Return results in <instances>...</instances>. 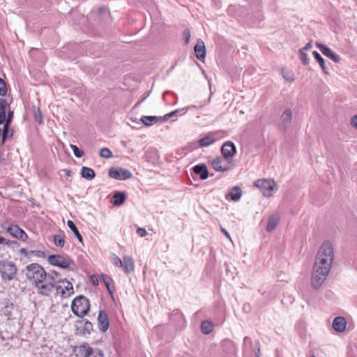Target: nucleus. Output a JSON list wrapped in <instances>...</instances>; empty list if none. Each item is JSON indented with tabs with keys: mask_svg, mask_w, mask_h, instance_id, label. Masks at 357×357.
<instances>
[{
	"mask_svg": "<svg viewBox=\"0 0 357 357\" xmlns=\"http://www.w3.org/2000/svg\"><path fill=\"white\" fill-rule=\"evenodd\" d=\"M140 121L142 123L146 126H150L153 124L157 123L158 122H164L165 121V118L163 116H142L140 119Z\"/></svg>",
	"mask_w": 357,
	"mask_h": 357,
	"instance_id": "obj_16",
	"label": "nucleus"
},
{
	"mask_svg": "<svg viewBox=\"0 0 357 357\" xmlns=\"http://www.w3.org/2000/svg\"><path fill=\"white\" fill-rule=\"evenodd\" d=\"M49 263L54 266L61 268H67L71 264V260L66 256L52 255L48 257Z\"/></svg>",
	"mask_w": 357,
	"mask_h": 357,
	"instance_id": "obj_9",
	"label": "nucleus"
},
{
	"mask_svg": "<svg viewBox=\"0 0 357 357\" xmlns=\"http://www.w3.org/2000/svg\"><path fill=\"white\" fill-rule=\"evenodd\" d=\"M17 273V268L15 264L10 261H0V275L3 280H11L14 279Z\"/></svg>",
	"mask_w": 357,
	"mask_h": 357,
	"instance_id": "obj_6",
	"label": "nucleus"
},
{
	"mask_svg": "<svg viewBox=\"0 0 357 357\" xmlns=\"http://www.w3.org/2000/svg\"><path fill=\"white\" fill-rule=\"evenodd\" d=\"M221 231L224 234V235L229 240L231 241V238L229 235V234L228 233V231L223 227H221Z\"/></svg>",
	"mask_w": 357,
	"mask_h": 357,
	"instance_id": "obj_46",
	"label": "nucleus"
},
{
	"mask_svg": "<svg viewBox=\"0 0 357 357\" xmlns=\"http://www.w3.org/2000/svg\"><path fill=\"white\" fill-rule=\"evenodd\" d=\"M67 225L73 231V234L76 236L78 241L79 242H82V237L79 234L78 229H77L76 226L75 225L74 222L72 220H69L67 221Z\"/></svg>",
	"mask_w": 357,
	"mask_h": 357,
	"instance_id": "obj_29",
	"label": "nucleus"
},
{
	"mask_svg": "<svg viewBox=\"0 0 357 357\" xmlns=\"http://www.w3.org/2000/svg\"><path fill=\"white\" fill-rule=\"evenodd\" d=\"M195 107H196L195 106H189V107H183L181 109H176L174 111H172V112L165 114L164 116V117L165 118V121H167L169 118H170L172 116H177V115H183V114H185L188 109H193Z\"/></svg>",
	"mask_w": 357,
	"mask_h": 357,
	"instance_id": "obj_23",
	"label": "nucleus"
},
{
	"mask_svg": "<svg viewBox=\"0 0 357 357\" xmlns=\"http://www.w3.org/2000/svg\"><path fill=\"white\" fill-rule=\"evenodd\" d=\"M254 184L266 197H272L278 190L277 184L272 179H258L255 181Z\"/></svg>",
	"mask_w": 357,
	"mask_h": 357,
	"instance_id": "obj_5",
	"label": "nucleus"
},
{
	"mask_svg": "<svg viewBox=\"0 0 357 357\" xmlns=\"http://www.w3.org/2000/svg\"><path fill=\"white\" fill-rule=\"evenodd\" d=\"M126 199V195L123 192H116L112 197V204L116 206L122 204Z\"/></svg>",
	"mask_w": 357,
	"mask_h": 357,
	"instance_id": "obj_27",
	"label": "nucleus"
},
{
	"mask_svg": "<svg viewBox=\"0 0 357 357\" xmlns=\"http://www.w3.org/2000/svg\"><path fill=\"white\" fill-rule=\"evenodd\" d=\"M317 47L324 55L330 58L334 62L338 63L340 61V56L325 45L317 43Z\"/></svg>",
	"mask_w": 357,
	"mask_h": 357,
	"instance_id": "obj_14",
	"label": "nucleus"
},
{
	"mask_svg": "<svg viewBox=\"0 0 357 357\" xmlns=\"http://www.w3.org/2000/svg\"><path fill=\"white\" fill-rule=\"evenodd\" d=\"M65 172H66V176H70V170H65Z\"/></svg>",
	"mask_w": 357,
	"mask_h": 357,
	"instance_id": "obj_50",
	"label": "nucleus"
},
{
	"mask_svg": "<svg viewBox=\"0 0 357 357\" xmlns=\"http://www.w3.org/2000/svg\"><path fill=\"white\" fill-rule=\"evenodd\" d=\"M102 280H103V282H104L105 286L107 287V289L111 293V290H110V282L112 280L111 278L109 277H108L107 275H102Z\"/></svg>",
	"mask_w": 357,
	"mask_h": 357,
	"instance_id": "obj_40",
	"label": "nucleus"
},
{
	"mask_svg": "<svg viewBox=\"0 0 357 357\" xmlns=\"http://www.w3.org/2000/svg\"><path fill=\"white\" fill-rule=\"evenodd\" d=\"M71 149L73 151V153L75 157L77 158H81L83 156L84 153L82 151H81L76 145L70 144V145Z\"/></svg>",
	"mask_w": 357,
	"mask_h": 357,
	"instance_id": "obj_36",
	"label": "nucleus"
},
{
	"mask_svg": "<svg viewBox=\"0 0 357 357\" xmlns=\"http://www.w3.org/2000/svg\"><path fill=\"white\" fill-rule=\"evenodd\" d=\"M229 195L232 200L236 202L238 201L242 196V191L238 187H234L229 192Z\"/></svg>",
	"mask_w": 357,
	"mask_h": 357,
	"instance_id": "obj_28",
	"label": "nucleus"
},
{
	"mask_svg": "<svg viewBox=\"0 0 357 357\" xmlns=\"http://www.w3.org/2000/svg\"><path fill=\"white\" fill-rule=\"evenodd\" d=\"M34 115H35L36 121L39 124H41L43 123V115H42L41 111L40 110L39 108H38L36 110H35Z\"/></svg>",
	"mask_w": 357,
	"mask_h": 357,
	"instance_id": "obj_39",
	"label": "nucleus"
},
{
	"mask_svg": "<svg viewBox=\"0 0 357 357\" xmlns=\"http://www.w3.org/2000/svg\"><path fill=\"white\" fill-rule=\"evenodd\" d=\"M329 273L326 272H321L312 268L311 273V285L314 289H319L324 282L326 280Z\"/></svg>",
	"mask_w": 357,
	"mask_h": 357,
	"instance_id": "obj_8",
	"label": "nucleus"
},
{
	"mask_svg": "<svg viewBox=\"0 0 357 357\" xmlns=\"http://www.w3.org/2000/svg\"><path fill=\"white\" fill-rule=\"evenodd\" d=\"M111 261L112 263L117 266V267H121L123 266V260L121 259L116 255L113 254L111 256Z\"/></svg>",
	"mask_w": 357,
	"mask_h": 357,
	"instance_id": "obj_34",
	"label": "nucleus"
},
{
	"mask_svg": "<svg viewBox=\"0 0 357 357\" xmlns=\"http://www.w3.org/2000/svg\"><path fill=\"white\" fill-rule=\"evenodd\" d=\"M208 102H209V100H207V102L205 103V105H206V104H208Z\"/></svg>",
	"mask_w": 357,
	"mask_h": 357,
	"instance_id": "obj_51",
	"label": "nucleus"
},
{
	"mask_svg": "<svg viewBox=\"0 0 357 357\" xmlns=\"http://www.w3.org/2000/svg\"><path fill=\"white\" fill-rule=\"evenodd\" d=\"M183 37H184L185 43L186 44L188 43L189 40L190 38V33L188 29L185 30V31L183 32Z\"/></svg>",
	"mask_w": 357,
	"mask_h": 357,
	"instance_id": "obj_42",
	"label": "nucleus"
},
{
	"mask_svg": "<svg viewBox=\"0 0 357 357\" xmlns=\"http://www.w3.org/2000/svg\"><path fill=\"white\" fill-rule=\"evenodd\" d=\"M0 244H8V242L4 238L0 236Z\"/></svg>",
	"mask_w": 357,
	"mask_h": 357,
	"instance_id": "obj_48",
	"label": "nucleus"
},
{
	"mask_svg": "<svg viewBox=\"0 0 357 357\" xmlns=\"http://www.w3.org/2000/svg\"><path fill=\"white\" fill-rule=\"evenodd\" d=\"M54 289L56 294L60 295L63 298H67L74 293L73 284L67 280L56 281Z\"/></svg>",
	"mask_w": 357,
	"mask_h": 357,
	"instance_id": "obj_7",
	"label": "nucleus"
},
{
	"mask_svg": "<svg viewBox=\"0 0 357 357\" xmlns=\"http://www.w3.org/2000/svg\"><path fill=\"white\" fill-rule=\"evenodd\" d=\"M54 242L56 246L63 248L65 244V240L61 235L56 234L54 236Z\"/></svg>",
	"mask_w": 357,
	"mask_h": 357,
	"instance_id": "obj_32",
	"label": "nucleus"
},
{
	"mask_svg": "<svg viewBox=\"0 0 357 357\" xmlns=\"http://www.w3.org/2000/svg\"><path fill=\"white\" fill-rule=\"evenodd\" d=\"M346 326L347 321L343 317H337L334 319L333 322V328L337 332H344L346 329Z\"/></svg>",
	"mask_w": 357,
	"mask_h": 357,
	"instance_id": "obj_19",
	"label": "nucleus"
},
{
	"mask_svg": "<svg viewBox=\"0 0 357 357\" xmlns=\"http://www.w3.org/2000/svg\"><path fill=\"white\" fill-rule=\"evenodd\" d=\"M312 47V44L311 42H309L306 44V45L302 49L303 51L304 50H308L310 49H311Z\"/></svg>",
	"mask_w": 357,
	"mask_h": 357,
	"instance_id": "obj_47",
	"label": "nucleus"
},
{
	"mask_svg": "<svg viewBox=\"0 0 357 357\" xmlns=\"http://www.w3.org/2000/svg\"><path fill=\"white\" fill-rule=\"evenodd\" d=\"M89 309V301L84 296H77L72 301L71 310L77 317H84Z\"/></svg>",
	"mask_w": 357,
	"mask_h": 357,
	"instance_id": "obj_3",
	"label": "nucleus"
},
{
	"mask_svg": "<svg viewBox=\"0 0 357 357\" xmlns=\"http://www.w3.org/2000/svg\"><path fill=\"white\" fill-rule=\"evenodd\" d=\"M195 52L198 59L202 60L206 56V47L202 40H198L195 46Z\"/></svg>",
	"mask_w": 357,
	"mask_h": 357,
	"instance_id": "obj_20",
	"label": "nucleus"
},
{
	"mask_svg": "<svg viewBox=\"0 0 357 357\" xmlns=\"http://www.w3.org/2000/svg\"><path fill=\"white\" fill-rule=\"evenodd\" d=\"M100 156L105 158H111L113 156L112 152L108 148H102L100 150Z\"/></svg>",
	"mask_w": 357,
	"mask_h": 357,
	"instance_id": "obj_33",
	"label": "nucleus"
},
{
	"mask_svg": "<svg viewBox=\"0 0 357 357\" xmlns=\"http://www.w3.org/2000/svg\"><path fill=\"white\" fill-rule=\"evenodd\" d=\"M126 273H131L135 271V263L132 257L128 255L123 256V266H121Z\"/></svg>",
	"mask_w": 357,
	"mask_h": 357,
	"instance_id": "obj_18",
	"label": "nucleus"
},
{
	"mask_svg": "<svg viewBox=\"0 0 357 357\" xmlns=\"http://www.w3.org/2000/svg\"><path fill=\"white\" fill-rule=\"evenodd\" d=\"M194 172L200 175V178L202 180L206 179L208 176L207 167L204 165H196L194 167Z\"/></svg>",
	"mask_w": 357,
	"mask_h": 357,
	"instance_id": "obj_22",
	"label": "nucleus"
},
{
	"mask_svg": "<svg viewBox=\"0 0 357 357\" xmlns=\"http://www.w3.org/2000/svg\"><path fill=\"white\" fill-rule=\"evenodd\" d=\"M6 101L4 99H0V111L6 112Z\"/></svg>",
	"mask_w": 357,
	"mask_h": 357,
	"instance_id": "obj_43",
	"label": "nucleus"
},
{
	"mask_svg": "<svg viewBox=\"0 0 357 357\" xmlns=\"http://www.w3.org/2000/svg\"><path fill=\"white\" fill-rule=\"evenodd\" d=\"M81 174L83 178L87 180H92L95 177L94 171L89 167H83L81 169Z\"/></svg>",
	"mask_w": 357,
	"mask_h": 357,
	"instance_id": "obj_26",
	"label": "nucleus"
},
{
	"mask_svg": "<svg viewBox=\"0 0 357 357\" xmlns=\"http://www.w3.org/2000/svg\"><path fill=\"white\" fill-rule=\"evenodd\" d=\"M109 174L110 177L117 180H126L132 176L129 170L122 167H112L109 171Z\"/></svg>",
	"mask_w": 357,
	"mask_h": 357,
	"instance_id": "obj_10",
	"label": "nucleus"
},
{
	"mask_svg": "<svg viewBox=\"0 0 357 357\" xmlns=\"http://www.w3.org/2000/svg\"><path fill=\"white\" fill-rule=\"evenodd\" d=\"M351 123L353 127H354L355 128H357V115L354 116L351 119Z\"/></svg>",
	"mask_w": 357,
	"mask_h": 357,
	"instance_id": "obj_45",
	"label": "nucleus"
},
{
	"mask_svg": "<svg viewBox=\"0 0 357 357\" xmlns=\"http://www.w3.org/2000/svg\"><path fill=\"white\" fill-rule=\"evenodd\" d=\"M283 77L285 80H287V81L289 80V77H288L287 75H285L283 73Z\"/></svg>",
	"mask_w": 357,
	"mask_h": 357,
	"instance_id": "obj_49",
	"label": "nucleus"
},
{
	"mask_svg": "<svg viewBox=\"0 0 357 357\" xmlns=\"http://www.w3.org/2000/svg\"><path fill=\"white\" fill-rule=\"evenodd\" d=\"M6 120V112L0 111V125L2 124Z\"/></svg>",
	"mask_w": 357,
	"mask_h": 357,
	"instance_id": "obj_44",
	"label": "nucleus"
},
{
	"mask_svg": "<svg viewBox=\"0 0 357 357\" xmlns=\"http://www.w3.org/2000/svg\"><path fill=\"white\" fill-rule=\"evenodd\" d=\"M12 117H13V112H10L8 114V116L6 123L4 125V130H3V139H5L6 136L7 135V132H8L7 129H8V124H9L10 121H11Z\"/></svg>",
	"mask_w": 357,
	"mask_h": 357,
	"instance_id": "obj_37",
	"label": "nucleus"
},
{
	"mask_svg": "<svg viewBox=\"0 0 357 357\" xmlns=\"http://www.w3.org/2000/svg\"><path fill=\"white\" fill-rule=\"evenodd\" d=\"M137 234L141 237H144L147 235V232L146 229L144 228H138L137 229Z\"/></svg>",
	"mask_w": 357,
	"mask_h": 357,
	"instance_id": "obj_41",
	"label": "nucleus"
},
{
	"mask_svg": "<svg viewBox=\"0 0 357 357\" xmlns=\"http://www.w3.org/2000/svg\"><path fill=\"white\" fill-rule=\"evenodd\" d=\"M300 59L303 65L307 66L310 63V58L307 54L303 52V50H300Z\"/></svg>",
	"mask_w": 357,
	"mask_h": 357,
	"instance_id": "obj_35",
	"label": "nucleus"
},
{
	"mask_svg": "<svg viewBox=\"0 0 357 357\" xmlns=\"http://www.w3.org/2000/svg\"><path fill=\"white\" fill-rule=\"evenodd\" d=\"M221 153L224 158H229L236 153V146L234 144L230 141L225 142L221 149Z\"/></svg>",
	"mask_w": 357,
	"mask_h": 357,
	"instance_id": "obj_15",
	"label": "nucleus"
},
{
	"mask_svg": "<svg viewBox=\"0 0 357 357\" xmlns=\"http://www.w3.org/2000/svg\"><path fill=\"white\" fill-rule=\"evenodd\" d=\"M54 286H56V280L50 274L34 285L38 294L45 296H48L52 294L54 289Z\"/></svg>",
	"mask_w": 357,
	"mask_h": 357,
	"instance_id": "obj_4",
	"label": "nucleus"
},
{
	"mask_svg": "<svg viewBox=\"0 0 357 357\" xmlns=\"http://www.w3.org/2000/svg\"><path fill=\"white\" fill-rule=\"evenodd\" d=\"M290 124V111L286 110L281 116L280 119V126L287 130L289 128Z\"/></svg>",
	"mask_w": 357,
	"mask_h": 357,
	"instance_id": "obj_21",
	"label": "nucleus"
},
{
	"mask_svg": "<svg viewBox=\"0 0 357 357\" xmlns=\"http://www.w3.org/2000/svg\"><path fill=\"white\" fill-rule=\"evenodd\" d=\"M214 139L212 137L207 136L202 138L199 140L200 146H207L212 144L214 142Z\"/></svg>",
	"mask_w": 357,
	"mask_h": 357,
	"instance_id": "obj_30",
	"label": "nucleus"
},
{
	"mask_svg": "<svg viewBox=\"0 0 357 357\" xmlns=\"http://www.w3.org/2000/svg\"><path fill=\"white\" fill-rule=\"evenodd\" d=\"M25 275L27 280L34 286L49 274L38 264H31L26 267Z\"/></svg>",
	"mask_w": 357,
	"mask_h": 357,
	"instance_id": "obj_2",
	"label": "nucleus"
},
{
	"mask_svg": "<svg viewBox=\"0 0 357 357\" xmlns=\"http://www.w3.org/2000/svg\"><path fill=\"white\" fill-rule=\"evenodd\" d=\"M7 92L6 82L0 78V96H5Z\"/></svg>",
	"mask_w": 357,
	"mask_h": 357,
	"instance_id": "obj_38",
	"label": "nucleus"
},
{
	"mask_svg": "<svg viewBox=\"0 0 357 357\" xmlns=\"http://www.w3.org/2000/svg\"><path fill=\"white\" fill-rule=\"evenodd\" d=\"M202 331L205 334H209L213 331V326L211 322L205 321L202 324Z\"/></svg>",
	"mask_w": 357,
	"mask_h": 357,
	"instance_id": "obj_31",
	"label": "nucleus"
},
{
	"mask_svg": "<svg viewBox=\"0 0 357 357\" xmlns=\"http://www.w3.org/2000/svg\"><path fill=\"white\" fill-rule=\"evenodd\" d=\"M80 350L83 351L84 357H103V351L98 349H93L88 344H84L80 346Z\"/></svg>",
	"mask_w": 357,
	"mask_h": 357,
	"instance_id": "obj_13",
	"label": "nucleus"
},
{
	"mask_svg": "<svg viewBox=\"0 0 357 357\" xmlns=\"http://www.w3.org/2000/svg\"><path fill=\"white\" fill-rule=\"evenodd\" d=\"M212 167L218 172H225L229 169V164L227 158L217 157L211 162Z\"/></svg>",
	"mask_w": 357,
	"mask_h": 357,
	"instance_id": "obj_11",
	"label": "nucleus"
},
{
	"mask_svg": "<svg viewBox=\"0 0 357 357\" xmlns=\"http://www.w3.org/2000/svg\"><path fill=\"white\" fill-rule=\"evenodd\" d=\"M334 260L332 243L324 241L318 250L312 268L329 273Z\"/></svg>",
	"mask_w": 357,
	"mask_h": 357,
	"instance_id": "obj_1",
	"label": "nucleus"
},
{
	"mask_svg": "<svg viewBox=\"0 0 357 357\" xmlns=\"http://www.w3.org/2000/svg\"><path fill=\"white\" fill-rule=\"evenodd\" d=\"M279 220L280 218L278 215H273L272 216H271L266 226V230L268 231H273L278 225Z\"/></svg>",
	"mask_w": 357,
	"mask_h": 357,
	"instance_id": "obj_25",
	"label": "nucleus"
},
{
	"mask_svg": "<svg viewBox=\"0 0 357 357\" xmlns=\"http://www.w3.org/2000/svg\"><path fill=\"white\" fill-rule=\"evenodd\" d=\"M100 329L105 332L109 328V319L107 313L104 310H100L98 316Z\"/></svg>",
	"mask_w": 357,
	"mask_h": 357,
	"instance_id": "obj_17",
	"label": "nucleus"
},
{
	"mask_svg": "<svg viewBox=\"0 0 357 357\" xmlns=\"http://www.w3.org/2000/svg\"><path fill=\"white\" fill-rule=\"evenodd\" d=\"M312 54L314 57V59L317 61V62L319 63L323 72L328 75L329 74V72H328V70L326 67V63H325V61L324 59H323V57L320 55V54L319 52H317V51H314L312 52Z\"/></svg>",
	"mask_w": 357,
	"mask_h": 357,
	"instance_id": "obj_24",
	"label": "nucleus"
},
{
	"mask_svg": "<svg viewBox=\"0 0 357 357\" xmlns=\"http://www.w3.org/2000/svg\"><path fill=\"white\" fill-rule=\"evenodd\" d=\"M7 232H8L11 236L19 238L21 241H25L27 239L26 234L20 229L17 225H11L8 227H3Z\"/></svg>",
	"mask_w": 357,
	"mask_h": 357,
	"instance_id": "obj_12",
	"label": "nucleus"
}]
</instances>
